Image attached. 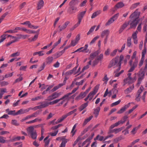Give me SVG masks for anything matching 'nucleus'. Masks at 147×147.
I'll list each match as a JSON object with an SVG mask.
<instances>
[{
    "label": "nucleus",
    "mask_w": 147,
    "mask_h": 147,
    "mask_svg": "<svg viewBox=\"0 0 147 147\" xmlns=\"http://www.w3.org/2000/svg\"><path fill=\"white\" fill-rule=\"evenodd\" d=\"M140 4V3H137L132 5L131 7V9H133L136 8L138 5H139Z\"/></svg>",
    "instance_id": "46"
},
{
    "label": "nucleus",
    "mask_w": 147,
    "mask_h": 147,
    "mask_svg": "<svg viewBox=\"0 0 147 147\" xmlns=\"http://www.w3.org/2000/svg\"><path fill=\"white\" fill-rule=\"evenodd\" d=\"M109 33V31L108 30H104L101 33L100 36L102 38H103L105 36L108 37Z\"/></svg>",
    "instance_id": "12"
},
{
    "label": "nucleus",
    "mask_w": 147,
    "mask_h": 147,
    "mask_svg": "<svg viewBox=\"0 0 147 147\" xmlns=\"http://www.w3.org/2000/svg\"><path fill=\"white\" fill-rule=\"evenodd\" d=\"M86 96V95L85 94V93H84V92H81L79 96L76 97V99L77 100H79L83 98Z\"/></svg>",
    "instance_id": "21"
},
{
    "label": "nucleus",
    "mask_w": 147,
    "mask_h": 147,
    "mask_svg": "<svg viewBox=\"0 0 147 147\" xmlns=\"http://www.w3.org/2000/svg\"><path fill=\"white\" fill-rule=\"evenodd\" d=\"M22 24H26L28 25V27L32 29H37L38 28V26H34L32 25L29 21H27Z\"/></svg>",
    "instance_id": "11"
},
{
    "label": "nucleus",
    "mask_w": 147,
    "mask_h": 147,
    "mask_svg": "<svg viewBox=\"0 0 147 147\" xmlns=\"http://www.w3.org/2000/svg\"><path fill=\"white\" fill-rule=\"evenodd\" d=\"M78 11L77 8L72 5H70L67 9V12L69 14H72L75 13Z\"/></svg>",
    "instance_id": "6"
},
{
    "label": "nucleus",
    "mask_w": 147,
    "mask_h": 147,
    "mask_svg": "<svg viewBox=\"0 0 147 147\" xmlns=\"http://www.w3.org/2000/svg\"><path fill=\"white\" fill-rule=\"evenodd\" d=\"M61 38H60L55 43L53 46V49H54L56 46H57L59 44L61 43Z\"/></svg>",
    "instance_id": "38"
},
{
    "label": "nucleus",
    "mask_w": 147,
    "mask_h": 147,
    "mask_svg": "<svg viewBox=\"0 0 147 147\" xmlns=\"http://www.w3.org/2000/svg\"><path fill=\"white\" fill-rule=\"evenodd\" d=\"M100 110V108L99 107H98L96 109H94V114L95 117L97 118L98 117Z\"/></svg>",
    "instance_id": "22"
},
{
    "label": "nucleus",
    "mask_w": 147,
    "mask_h": 147,
    "mask_svg": "<svg viewBox=\"0 0 147 147\" xmlns=\"http://www.w3.org/2000/svg\"><path fill=\"white\" fill-rule=\"evenodd\" d=\"M137 131V130L136 129V128L135 127L133 128L131 131V133L133 135H134L136 133Z\"/></svg>",
    "instance_id": "55"
},
{
    "label": "nucleus",
    "mask_w": 147,
    "mask_h": 147,
    "mask_svg": "<svg viewBox=\"0 0 147 147\" xmlns=\"http://www.w3.org/2000/svg\"><path fill=\"white\" fill-rule=\"evenodd\" d=\"M58 132V130H57L55 131V132L53 133H49V134L51 135V136H54L56 135L57 134Z\"/></svg>",
    "instance_id": "59"
},
{
    "label": "nucleus",
    "mask_w": 147,
    "mask_h": 147,
    "mask_svg": "<svg viewBox=\"0 0 147 147\" xmlns=\"http://www.w3.org/2000/svg\"><path fill=\"white\" fill-rule=\"evenodd\" d=\"M129 22H125L121 26L119 30V33H121L123 30L129 25Z\"/></svg>",
    "instance_id": "14"
},
{
    "label": "nucleus",
    "mask_w": 147,
    "mask_h": 147,
    "mask_svg": "<svg viewBox=\"0 0 147 147\" xmlns=\"http://www.w3.org/2000/svg\"><path fill=\"white\" fill-rule=\"evenodd\" d=\"M78 43V42L75 40H73L71 41L70 45L71 46H74Z\"/></svg>",
    "instance_id": "58"
},
{
    "label": "nucleus",
    "mask_w": 147,
    "mask_h": 147,
    "mask_svg": "<svg viewBox=\"0 0 147 147\" xmlns=\"http://www.w3.org/2000/svg\"><path fill=\"white\" fill-rule=\"evenodd\" d=\"M126 109L124 107H123L117 113L118 114H121L123 113Z\"/></svg>",
    "instance_id": "48"
},
{
    "label": "nucleus",
    "mask_w": 147,
    "mask_h": 147,
    "mask_svg": "<svg viewBox=\"0 0 147 147\" xmlns=\"http://www.w3.org/2000/svg\"><path fill=\"white\" fill-rule=\"evenodd\" d=\"M11 123L15 125H18L17 121L15 120H12L11 121Z\"/></svg>",
    "instance_id": "61"
},
{
    "label": "nucleus",
    "mask_w": 147,
    "mask_h": 147,
    "mask_svg": "<svg viewBox=\"0 0 147 147\" xmlns=\"http://www.w3.org/2000/svg\"><path fill=\"white\" fill-rule=\"evenodd\" d=\"M136 78H126L124 80V85L126 84H129L133 83L136 81Z\"/></svg>",
    "instance_id": "9"
},
{
    "label": "nucleus",
    "mask_w": 147,
    "mask_h": 147,
    "mask_svg": "<svg viewBox=\"0 0 147 147\" xmlns=\"http://www.w3.org/2000/svg\"><path fill=\"white\" fill-rule=\"evenodd\" d=\"M121 101V100H119L114 102H113L111 104V107H113L114 106L117 105H118L120 102Z\"/></svg>",
    "instance_id": "49"
},
{
    "label": "nucleus",
    "mask_w": 147,
    "mask_h": 147,
    "mask_svg": "<svg viewBox=\"0 0 147 147\" xmlns=\"http://www.w3.org/2000/svg\"><path fill=\"white\" fill-rule=\"evenodd\" d=\"M96 27V26H92L88 32L87 33V34L88 35L90 34L94 30L95 28Z\"/></svg>",
    "instance_id": "41"
},
{
    "label": "nucleus",
    "mask_w": 147,
    "mask_h": 147,
    "mask_svg": "<svg viewBox=\"0 0 147 147\" xmlns=\"http://www.w3.org/2000/svg\"><path fill=\"white\" fill-rule=\"evenodd\" d=\"M53 57L51 56H49L46 58V63L47 64H50L53 61Z\"/></svg>",
    "instance_id": "26"
},
{
    "label": "nucleus",
    "mask_w": 147,
    "mask_h": 147,
    "mask_svg": "<svg viewBox=\"0 0 147 147\" xmlns=\"http://www.w3.org/2000/svg\"><path fill=\"white\" fill-rule=\"evenodd\" d=\"M145 71L142 70L141 69L140 71L138 73V78L137 81V86H139L141 84L142 80L144 79L145 76Z\"/></svg>",
    "instance_id": "3"
},
{
    "label": "nucleus",
    "mask_w": 147,
    "mask_h": 147,
    "mask_svg": "<svg viewBox=\"0 0 147 147\" xmlns=\"http://www.w3.org/2000/svg\"><path fill=\"white\" fill-rule=\"evenodd\" d=\"M9 84V83L7 82L6 81H3L1 82V84L2 86H4L6 85H7Z\"/></svg>",
    "instance_id": "63"
},
{
    "label": "nucleus",
    "mask_w": 147,
    "mask_h": 147,
    "mask_svg": "<svg viewBox=\"0 0 147 147\" xmlns=\"http://www.w3.org/2000/svg\"><path fill=\"white\" fill-rule=\"evenodd\" d=\"M22 92L23 91H22L21 92H20L19 93V96H20V98H22L25 97V96H26L28 94L27 92H26L24 94L21 96V95L22 94Z\"/></svg>",
    "instance_id": "51"
},
{
    "label": "nucleus",
    "mask_w": 147,
    "mask_h": 147,
    "mask_svg": "<svg viewBox=\"0 0 147 147\" xmlns=\"http://www.w3.org/2000/svg\"><path fill=\"white\" fill-rule=\"evenodd\" d=\"M86 11H84L79 13L78 15V20L82 21V20L86 13Z\"/></svg>",
    "instance_id": "16"
},
{
    "label": "nucleus",
    "mask_w": 147,
    "mask_h": 147,
    "mask_svg": "<svg viewBox=\"0 0 147 147\" xmlns=\"http://www.w3.org/2000/svg\"><path fill=\"white\" fill-rule=\"evenodd\" d=\"M18 28H16L15 30H7L6 31V32L9 33H14L18 32Z\"/></svg>",
    "instance_id": "37"
},
{
    "label": "nucleus",
    "mask_w": 147,
    "mask_h": 147,
    "mask_svg": "<svg viewBox=\"0 0 147 147\" xmlns=\"http://www.w3.org/2000/svg\"><path fill=\"white\" fill-rule=\"evenodd\" d=\"M78 87L77 88H74L73 90L72 91L71 93H69L65 95V96L66 98V99H68L69 96L71 95L72 94L75 93L78 89Z\"/></svg>",
    "instance_id": "24"
},
{
    "label": "nucleus",
    "mask_w": 147,
    "mask_h": 147,
    "mask_svg": "<svg viewBox=\"0 0 147 147\" xmlns=\"http://www.w3.org/2000/svg\"><path fill=\"white\" fill-rule=\"evenodd\" d=\"M5 111L8 115L15 116L18 114V111L16 112L15 110L10 111L9 109H6Z\"/></svg>",
    "instance_id": "10"
},
{
    "label": "nucleus",
    "mask_w": 147,
    "mask_h": 147,
    "mask_svg": "<svg viewBox=\"0 0 147 147\" xmlns=\"http://www.w3.org/2000/svg\"><path fill=\"white\" fill-rule=\"evenodd\" d=\"M124 6V4L122 2H119L117 3L112 9V11H115L117 10V9L121 8Z\"/></svg>",
    "instance_id": "8"
},
{
    "label": "nucleus",
    "mask_w": 147,
    "mask_h": 147,
    "mask_svg": "<svg viewBox=\"0 0 147 147\" xmlns=\"http://www.w3.org/2000/svg\"><path fill=\"white\" fill-rule=\"evenodd\" d=\"M77 111V109H74V110L72 111H71L69 112L67 114V115L68 116H69L71 115H72L74 113L76 112Z\"/></svg>",
    "instance_id": "56"
},
{
    "label": "nucleus",
    "mask_w": 147,
    "mask_h": 147,
    "mask_svg": "<svg viewBox=\"0 0 147 147\" xmlns=\"http://www.w3.org/2000/svg\"><path fill=\"white\" fill-rule=\"evenodd\" d=\"M74 73L71 70L65 73V75L66 76L70 75Z\"/></svg>",
    "instance_id": "62"
},
{
    "label": "nucleus",
    "mask_w": 147,
    "mask_h": 147,
    "mask_svg": "<svg viewBox=\"0 0 147 147\" xmlns=\"http://www.w3.org/2000/svg\"><path fill=\"white\" fill-rule=\"evenodd\" d=\"M92 116H90L88 118L86 119H85L83 123V125H85L86 124L89 122L92 118Z\"/></svg>",
    "instance_id": "35"
},
{
    "label": "nucleus",
    "mask_w": 147,
    "mask_h": 147,
    "mask_svg": "<svg viewBox=\"0 0 147 147\" xmlns=\"http://www.w3.org/2000/svg\"><path fill=\"white\" fill-rule=\"evenodd\" d=\"M100 52V51L99 50L94 53H91L90 55L89 59L93 60L95 57L98 55Z\"/></svg>",
    "instance_id": "15"
},
{
    "label": "nucleus",
    "mask_w": 147,
    "mask_h": 147,
    "mask_svg": "<svg viewBox=\"0 0 147 147\" xmlns=\"http://www.w3.org/2000/svg\"><path fill=\"white\" fill-rule=\"evenodd\" d=\"M62 93L60 92H55L53 93L51 95L49 96L47 98V100L49 101L52 100L58 97L61 95Z\"/></svg>",
    "instance_id": "5"
},
{
    "label": "nucleus",
    "mask_w": 147,
    "mask_h": 147,
    "mask_svg": "<svg viewBox=\"0 0 147 147\" xmlns=\"http://www.w3.org/2000/svg\"><path fill=\"white\" fill-rule=\"evenodd\" d=\"M88 47V45L87 44H86L84 47H82L83 48V49L81 51H82V52H85V53H88V51H85L87 50Z\"/></svg>",
    "instance_id": "43"
},
{
    "label": "nucleus",
    "mask_w": 147,
    "mask_h": 147,
    "mask_svg": "<svg viewBox=\"0 0 147 147\" xmlns=\"http://www.w3.org/2000/svg\"><path fill=\"white\" fill-rule=\"evenodd\" d=\"M103 54H101L100 55H99L97 57V59L99 61L103 59Z\"/></svg>",
    "instance_id": "64"
},
{
    "label": "nucleus",
    "mask_w": 147,
    "mask_h": 147,
    "mask_svg": "<svg viewBox=\"0 0 147 147\" xmlns=\"http://www.w3.org/2000/svg\"><path fill=\"white\" fill-rule=\"evenodd\" d=\"M119 59V57L117 56L115 58L113 59L109 64L108 67L111 68L112 67H115L117 66L118 68L117 69V71H119L121 68V61L124 59L123 56V55H121L120 56Z\"/></svg>",
    "instance_id": "1"
},
{
    "label": "nucleus",
    "mask_w": 147,
    "mask_h": 147,
    "mask_svg": "<svg viewBox=\"0 0 147 147\" xmlns=\"http://www.w3.org/2000/svg\"><path fill=\"white\" fill-rule=\"evenodd\" d=\"M61 55L59 52H57L53 55V56L54 57L55 59H56L59 57Z\"/></svg>",
    "instance_id": "45"
},
{
    "label": "nucleus",
    "mask_w": 147,
    "mask_h": 147,
    "mask_svg": "<svg viewBox=\"0 0 147 147\" xmlns=\"http://www.w3.org/2000/svg\"><path fill=\"white\" fill-rule=\"evenodd\" d=\"M33 109L31 108L24 109H21L19 110V114H22L28 112L30 110Z\"/></svg>",
    "instance_id": "23"
},
{
    "label": "nucleus",
    "mask_w": 147,
    "mask_h": 147,
    "mask_svg": "<svg viewBox=\"0 0 147 147\" xmlns=\"http://www.w3.org/2000/svg\"><path fill=\"white\" fill-rule=\"evenodd\" d=\"M144 89V88L143 86H141L138 91L137 94L138 95H140V94L142 92Z\"/></svg>",
    "instance_id": "42"
},
{
    "label": "nucleus",
    "mask_w": 147,
    "mask_h": 147,
    "mask_svg": "<svg viewBox=\"0 0 147 147\" xmlns=\"http://www.w3.org/2000/svg\"><path fill=\"white\" fill-rule=\"evenodd\" d=\"M88 102L87 101L86 102L82 104L79 107V110L81 111L85 108L88 105Z\"/></svg>",
    "instance_id": "29"
},
{
    "label": "nucleus",
    "mask_w": 147,
    "mask_h": 147,
    "mask_svg": "<svg viewBox=\"0 0 147 147\" xmlns=\"http://www.w3.org/2000/svg\"><path fill=\"white\" fill-rule=\"evenodd\" d=\"M117 51V49H115L113 50V51L110 54L111 56L113 57L115 56L116 54Z\"/></svg>",
    "instance_id": "57"
},
{
    "label": "nucleus",
    "mask_w": 147,
    "mask_h": 147,
    "mask_svg": "<svg viewBox=\"0 0 147 147\" xmlns=\"http://www.w3.org/2000/svg\"><path fill=\"white\" fill-rule=\"evenodd\" d=\"M44 2L43 0H40L38 2L37 4L38 9H41L44 5Z\"/></svg>",
    "instance_id": "27"
},
{
    "label": "nucleus",
    "mask_w": 147,
    "mask_h": 147,
    "mask_svg": "<svg viewBox=\"0 0 147 147\" xmlns=\"http://www.w3.org/2000/svg\"><path fill=\"white\" fill-rule=\"evenodd\" d=\"M127 45L128 47H129L131 45V38H128L127 39Z\"/></svg>",
    "instance_id": "50"
},
{
    "label": "nucleus",
    "mask_w": 147,
    "mask_h": 147,
    "mask_svg": "<svg viewBox=\"0 0 147 147\" xmlns=\"http://www.w3.org/2000/svg\"><path fill=\"white\" fill-rule=\"evenodd\" d=\"M136 54L137 52L136 51H135L134 52L133 55L132 56L131 59L129 62V64L131 67V68L128 71L129 72L133 71L137 66L138 61L136 59L134 62L133 61V59L135 58Z\"/></svg>",
    "instance_id": "2"
},
{
    "label": "nucleus",
    "mask_w": 147,
    "mask_h": 147,
    "mask_svg": "<svg viewBox=\"0 0 147 147\" xmlns=\"http://www.w3.org/2000/svg\"><path fill=\"white\" fill-rule=\"evenodd\" d=\"M79 3L78 0H72L69 3L70 5L74 6Z\"/></svg>",
    "instance_id": "31"
},
{
    "label": "nucleus",
    "mask_w": 147,
    "mask_h": 147,
    "mask_svg": "<svg viewBox=\"0 0 147 147\" xmlns=\"http://www.w3.org/2000/svg\"><path fill=\"white\" fill-rule=\"evenodd\" d=\"M69 23V21H67L65 22V23L62 26H59V28H60V31L64 30L66 28Z\"/></svg>",
    "instance_id": "18"
},
{
    "label": "nucleus",
    "mask_w": 147,
    "mask_h": 147,
    "mask_svg": "<svg viewBox=\"0 0 147 147\" xmlns=\"http://www.w3.org/2000/svg\"><path fill=\"white\" fill-rule=\"evenodd\" d=\"M77 125V123H76L74 124L71 132V134L72 136H73L75 135L77 131V130L75 129Z\"/></svg>",
    "instance_id": "28"
},
{
    "label": "nucleus",
    "mask_w": 147,
    "mask_h": 147,
    "mask_svg": "<svg viewBox=\"0 0 147 147\" xmlns=\"http://www.w3.org/2000/svg\"><path fill=\"white\" fill-rule=\"evenodd\" d=\"M138 106V105H136L134 106L131 109H130L128 111L126 112V113L127 114H129L131 113L133 111L135 110Z\"/></svg>",
    "instance_id": "39"
},
{
    "label": "nucleus",
    "mask_w": 147,
    "mask_h": 147,
    "mask_svg": "<svg viewBox=\"0 0 147 147\" xmlns=\"http://www.w3.org/2000/svg\"><path fill=\"white\" fill-rule=\"evenodd\" d=\"M101 13V11L100 10H98L94 13L92 14L91 16L92 18H95L98 15L100 14Z\"/></svg>",
    "instance_id": "30"
},
{
    "label": "nucleus",
    "mask_w": 147,
    "mask_h": 147,
    "mask_svg": "<svg viewBox=\"0 0 147 147\" xmlns=\"http://www.w3.org/2000/svg\"><path fill=\"white\" fill-rule=\"evenodd\" d=\"M67 142V140L66 139H65L63 140L60 147H65V144Z\"/></svg>",
    "instance_id": "44"
},
{
    "label": "nucleus",
    "mask_w": 147,
    "mask_h": 147,
    "mask_svg": "<svg viewBox=\"0 0 147 147\" xmlns=\"http://www.w3.org/2000/svg\"><path fill=\"white\" fill-rule=\"evenodd\" d=\"M65 98H66L65 96V95H64L63 97L58 99H56L54 100L53 101H52L50 102V105H52L54 104H56L58 103L59 102L60 100H63Z\"/></svg>",
    "instance_id": "20"
},
{
    "label": "nucleus",
    "mask_w": 147,
    "mask_h": 147,
    "mask_svg": "<svg viewBox=\"0 0 147 147\" xmlns=\"http://www.w3.org/2000/svg\"><path fill=\"white\" fill-rule=\"evenodd\" d=\"M139 21V20H133L132 22L130 24V28H135L138 22Z\"/></svg>",
    "instance_id": "13"
},
{
    "label": "nucleus",
    "mask_w": 147,
    "mask_h": 147,
    "mask_svg": "<svg viewBox=\"0 0 147 147\" xmlns=\"http://www.w3.org/2000/svg\"><path fill=\"white\" fill-rule=\"evenodd\" d=\"M105 138L102 136H100L99 135H98L97 136L96 138L94 139V140H98L100 141H104Z\"/></svg>",
    "instance_id": "34"
},
{
    "label": "nucleus",
    "mask_w": 147,
    "mask_h": 147,
    "mask_svg": "<svg viewBox=\"0 0 147 147\" xmlns=\"http://www.w3.org/2000/svg\"><path fill=\"white\" fill-rule=\"evenodd\" d=\"M13 75V72L6 74L5 76V78L11 77Z\"/></svg>",
    "instance_id": "54"
},
{
    "label": "nucleus",
    "mask_w": 147,
    "mask_h": 147,
    "mask_svg": "<svg viewBox=\"0 0 147 147\" xmlns=\"http://www.w3.org/2000/svg\"><path fill=\"white\" fill-rule=\"evenodd\" d=\"M6 35L3 34L1 36V39H0V43L3 42L6 39Z\"/></svg>",
    "instance_id": "53"
},
{
    "label": "nucleus",
    "mask_w": 147,
    "mask_h": 147,
    "mask_svg": "<svg viewBox=\"0 0 147 147\" xmlns=\"http://www.w3.org/2000/svg\"><path fill=\"white\" fill-rule=\"evenodd\" d=\"M29 36L28 35H19V38H23L25 39L27 37H28Z\"/></svg>",
    "instance_id": "60"
},
{
    "label": "nucleus",
    "mask_w": 147,
    "mask_h": 147,
    "mask_svg": "<svg viewBox=\"0 0 147 147\" xmlns=\"http://www.w3.org/2000/svg\"><path fill=\"white\" fill-rule=\"evenodd\" d=\"M93 96L91 94V93H89L87 97L84 99L85 101H86L89 98V100H91Z\"/></svg>",
    "instance_id": "33"
},
{
    "label": "nucleus",
    "mask_w": 147,
    "mask_h": 147,
    "mask_svg": "<svg viewBox=\"0 0 147 147\" xmlns=\"http://www.w3.org/2000/svg\"><path fill=\"white\" fill-rule=\"evenodd\" d=\"M124 128V127H121L119 128L114 129H113V131L115 134H117L121 131Z\"/></svg>",
    "instance_id": "32"
},
{
    "label": "nucleus",
    "mask_w": 147,
    "mask_h": 147,
    "mask_svg": "<svg viewBox=\"0 0 147 147\" xmlns=\"http://www.w3.org/2000/svg\"><path fill=\"white\" fill-rule=\"evenodd\" d=\"M32 117L31 115L27 116L24 118L22 119L21 120V121L23 122L24 121L30 119L32 118Z\"/></svg>",
    "instance_id": "47"
},
{
    "label": "nucleus",
    "mask_w": 147,
    "mask_h": 147,
    "mask_svg": "<svg viewBox=\"0 0 147 147\" xmlns=\"http://www.w3.org/2000/svg\"><path fill=\"white\" fill-rule=\"evenodd\" d=\"M45 66V63L44 62L39 69L38 70V71L40 72V71L43 70L44 69Z\"/></svg>",
    "instance_id": "52"
},
{
    "label": "nucleus",
    "mask_w": 147,
    "mask_h": 147,
    "mask_svg": "<svg viewBox=\"0 0 147 147\" xmlns=\"http://www.w3.org/2000/svg\"><path fill=\"white\" fill-rule=\"evenodd\" d=\"M134 88V86L133 85L130 86L129 87L127 88L125 90V93L126 94L130 93L133 90Z\"/></svg>",
    "instance_id": "19"
},
{
    "label": "nucleus",
    "mask_w": 147,
    "mask_h": 147,
    "mask_svg": "<svg viewBox=\"0 0 147 147\" xmlns=\"http://www.w3.org/2000/svg\"><path fill=\"white\" fill-rule=\"evenodd\" d=\"M115 19H113L112 18H111L106 23L105 26H107L109 25L112 23H113Z\"/></svg>",
    "instance_id": "36"
},
{
    "label": "nucleus",
    "mask_w": 147,
    "mask_h": 147,
    "mask_svg": "<svg viewBox=\"0 0 147 147\" xmlns=\"http://www.w3.org/2000/svg\"><path fill=\"white\" fill-rule=\"evenodd\" d=\"M50 102H42L41 105L38 106L37 107L38 108H44L46 107L49 105H50L49 103Z\"/></svg>",
    "instance_id": "17"
},
{
    "label": "nucleus",
    "mask_w": 147,
    "mask_h": 147,
    "mask_svg": "<svg viewBox=\"0 0 147 147\" xmlns=\"http://www.w3.org/2000/svg\"><path fill=\"white\" fill-rule=\"evenodd\" d=\"M140 14V12L136 10L131 15L129 18L131 19H133V20H139L138 18Z\"/></svg>",
    "instance_id": "7"
},
{
    "label": "nucleus",
    "mask_w": 147,
    "mask_h": 147,
    "mask_svg": "<svg viewBox=\"0 0 147 147\" xmlns=\"http://www.w3.org/2000/svg\"><path fill=\"white\" fill-rule=\"evenodd\" d=\"M99 38V36H97L94 38L90 42V45H92L94 43L96 40Z\"/></svg>",
    "instance_id": "40"
},
{
    "label": "nucleus",
    "mask_w": 147,
    "mask_h": 147,
    "mask_svg": "<svg viewBox=\"0 0 147 147\" xmlns=\"http://www.w3.org/2000/svg\"><path fill=\"white\" fill-rule=\"evenodd\" d=\"M28 133L31 136V137L33 139H36V133L33 127L30 126L28 127Z\"/></svg>",
    "instance_id": "4"
},
{
    "label": "nucleus",
    "mask_w": 147,
    "mask_h": 147,
    "mask_svg": "<svg viewBox=\"0 0 147 147\" xmlns=\"http://www.w3.org/2000/svg\"><path fill=\"white\" fill-rule=\"evenodd\" d=\"M99 86V85H96L94 88L93 91L90 92V93H91V94L93 95V96L97 92Z\"/></svg>",
    "instance_id": "25"
}]
</instances>
